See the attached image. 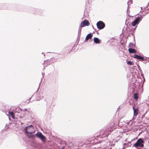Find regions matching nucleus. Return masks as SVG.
<instances>
[{"label":"nucleus","instance_id":"f257e3e1","mask_svg":"<svg viewBox=\"0 0 149 149\" xmlns=\"http://www.w3.org/2000/svg\"><path fill=\"white\" fill-rule=\"evenodd\" d=\"M25 133H34L35 131L32 125H30L29 126L25 128Z\"/></svg>","mask_w":149,"mask_h":149},{"label":"nucleus","instance_id":"4468645a","mask_svg":"<svg viewBox=\"0 0 149 149\" xmlns=\"http://www.w3.org/2000/svg\"><path fill=\"white\" fill-rule=\"evenodd\" d=\"M134 98L135 100L136 101L138 100V96L137 93H135L134 94Z\"/></svg>","mask_w":149,"mask_h":149},{"label":"nucleus","instance_id":"0eeeda50","mask_svg":"<svg viewBox=\"0 0 149 149\" xmlns=\"http://www.w3.org/2000/svg\"><path fill=\"white\" fill-rule=\"evenodd\" d=\"M134 110V116H136L138 114L139 109L138 107L133 106V107Z\"/></svg>","mask_w":149,"mask_h":149},{"label":"nucleus","instance_id":"9b49d317","mask_svg":"<svg viewBox=\"0 0 149 149\" xmlns=\"http://www.w3.org/2000/svg\"><path fill=\"white\" fill-rule=\"evenodd\" d=\"M94 42L96 43H100V40L97 38H94Z\"/></svg>","mask_w":149,"mask_h":149},{"label":"nucleus","instance_id":"f3484780","mask_svg":"<svg viewBox=\"0 0 149 149\" xmlns=\"http://www.w3.org/2000/svg\"><path fill=\"white\" fill-rule=\"evenodd\" d=\"M130 1H129L128 2V3H130V1H131V2H130V3H132V0H129Z\"/></svg>","mask_w":149,"mask_h":149},{"label":"nucleus","instance_id":"6e6552de","mask_svg":"<svg viewBox=\"0 0 149 149\" xmlns=\"http://www.w3.org/2000/svg\"><path fill=\"white\" fill-rule=\"evenodd\" d=\"M133 57L134 58H135L138 60H139L141 61H143L144 59V58L143 57H142L136 54H134Z\"/></svg>","mask_w":149,"mask_h":149},{"label":"nucleus","instance_id":"20e7f679","mask_svg":"<svg viewBox=\"0 0 149 149\" xmlns=\"http://www.w3.org/2000/svg\"><path fill=\"white\" fill-rule=\"evenodd\" d=\"M97 28L99 29H103L105 26V24L102 21H99L97 23Z\"/></svg>","mask_w":149,"mask_h":149},{"label":"nucleus","instance_id":"f03ea898","mask_svg":"<svg viewBox=\"0 0 149 149\" xmlns=\"http://www.w3.org/2000/svg\"><path fill=\"white\" fill-rule=\"evenodd\" d=\"M144 143V141L141 139L140 138L137 140L136 143L134 144V146L136 147H143Z\"/></svg>","mask_w":149,"mask_h":149},{"label":"nucleus","instance_id":"dca6fc26","mask_svg":"<svg viewBox=\"0 0 149 149\" xmlns=\"http://www.w3.org/2000/svg\"><path fill=\"white\" fill-rule=\"evenodd\" d=\"M9 114H10L12 117V118H15V116L14 115V113L13 112H9Z\"/></svg>","mask_w":149,"mask_h":149},{"label":"nucleus","instance_id":"7ed1b4c3","mask_svg":"<svg viewBox=\"0 0 149 149\" xmlns=\"http://www.w3.org/2000/svg\"><path fill=\"white\" fill-rule=\"evenodd\" d=\"M38 138L40 139L41 140L44 142H45L46 141V138L40 132H37L35 135Z\"/></svg>","mask_w":149,"mask_h":149},{"label":"nucleus","instance_id":"f8f14e48","mask_svg":"<svg viewBox=\"0 0 149 149\" xmlns=\"http://www.w3.org/2000/svg\"><path fill=\"white\" fill-rule=\"evenodd\" d=\"M26 135L29 137L30 139H31L33 138L34 136V135H32L33 133H26Z\"/></svg>","mask_w":149,"mask_h":149},{"label":"nucleus","instance_id":"ddd939ff","mask_svg":"<svg viewBox=\"0 0 149 149\" xmlns=\"http://www.w3.org/2000/svg\"><path fill=\"white\" fill-rule=\"evenodd\" d=\"M135 45L132 43H130L128 45V47L129 48H134L135 47Z\"/></svg>","mask_w":149,"mask_h":149},{"label":"nucleus","instance_id":"423d86ee","mask_svg":"<svg viewBox=\"0 0 149 149\" xmlns=\"http://www.w3.org/2000/svg\"><path fill=\"white\" fill-rule=\"evenodd\" d=\"M90 24L89 22L86 19L81 22L80 26L81 27H83L85 26H88L90 25Z\"/></svg>","mask_w":149,"mask_h":149},{"label":"nucleus","instance_id":"2eb2a0df","mask_svg":"<svg viewBox=\"0 0 149 149\" xmlns=\"http://www.w3.org/2000/svg\"><path fill=\"white\" fill-rule=\"evenodd\" d=\"M127 64L129 65H134L133 62L131 61H127Z\"/></svg>","mask_w":149,"mask_h":149},{"label":"nucleus","instance_id":"39448f33","mask_svg":"<svg viewBox=\"0 0 149 149\" xmlns=\"http://www.w3.org/2000/svg\"><path fill=\"white\" fill-rule=\"evenodd\" d=\"M141 17H139L136 18L135 20L132 22V25L133 26H134L136 24H138L141 20Z\"/></svg>","mask_w":149,"mask_h":149},{"label":"nucleus","instance_id":"1a4fd4ad","mask_svg":"<svg viewBox=\"0 0 149 149\" xmlns=\"http://www.w3.org/2000/svg\"><path fill=\"white\" fill-rule=\"evenodd\" d=\"M128 50L130 53H136V50L132 48H129Z\"/></svg>","mask_w":149,"mask_h":149},{"label":"nucleus","instance_id":"a211bd4d","mask_svg":"<svg viewBox=\"0 0 149 149\" xmlns=\"http://www.w3.org/2000/svg\"><path fill=\"white\" fill-rule=\"evenodd\" d=\"M61 149H64V146H62L61 147Z\"/></svg>","mask_w":149,"mask_h":149},{"label":"nucleus","instance_id":"9d476101","mask_svg":"<svg viewBox=\"0 0 149 149\" xmlns=\"http://www.w3.org/2000/svg\"><path fill=\"white\" fill-rule=\"evenodd\" d=\"M92 37V35L91 33H90L87 35L86 36L85 40L86 41H88V40L91 39Z\"/></svg>","mask_w":149,"mask_h":149},{"label":"nucleus","instance_id":"6ab92c4d","mask_svg":"<svg viewBox=\"0 0 149 149\" xmlns=\"http://www.w3.org/2000/svg\"><path fill=\"white\" fill-rule=\"evenodd\" d=\"M26 110H27V109H25V110L26 111Z\"/></svg>","mask_w":149,"mask_h":149}]
</instances>
